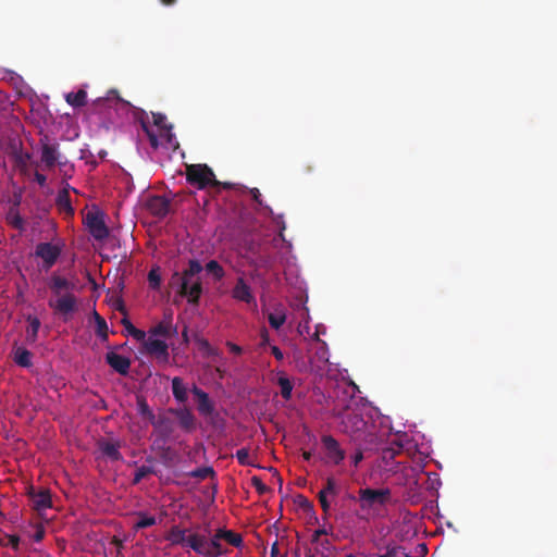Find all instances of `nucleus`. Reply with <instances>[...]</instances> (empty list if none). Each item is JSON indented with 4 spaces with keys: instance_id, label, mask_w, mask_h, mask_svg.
Instances as JSON below:
<instances>
[{
    "instance_id": "f257e3e1",
    "label": "nucleus",
    "mask_w": 557,
    "mask_h": 557,
    "mask_svg": "<svg viewBox=\"0 0 557 557\" xmlns=\"http://www.w3.org/2000/svg\"><path fill=\"white\" fill-rule=\"evenodd\" d=\"M49 288L55 296V299H49V307L65 319L77 310V298L72 293L75 284L66 277L52 274L49 281Z\"/></svg>"
},
{
    "instance_id": "f03ea898",
    "label": "nucleus",
    "mask_w": 557,
    "mask_h": 557,
    "mask_svg": "<svg viewBox=\"0 0 557 557\" xmlns=\"http://www.w3.org/2000/svg\"><path fill=\"white\" fill-rule=\"evenodd\" d=\"M187 182L196 186L198 189L207 187H218L221 182L215 178V175L210 166L207 164H190L186 166Z\"/></svg>"
},
{
    "instance_id": "7ed1b4c3",
    "label": "nucleus",
    "mask_w": 557,
    "mask_h": 557,
    "mask_svg": "<svg viewBox=\"0 0 557 557\" xmlns=\"http://www.w3.org/2000/svg\"><path fill=\"white\" fill-rule=\"evenodd\" d=\"M171 284L177 286V293L181 297L187 298L190 305H198L202 294V283L200 277H184L175 272Z\"/></svg>"
},
{
    "instance_id": "20e7f679",
    "label": "nucleus",
    "mask_w": 557,
    "mask_h": 557,
    "mask_svg": "<svg viewBox=\"0 0 557 557\" xmlns=\"http://www.w3.org/2000/svg\"><path fill=\"white\" fill-rule=\"evenodd\" d=\"M358 495V500L362 510L382 508L392 500V492L389 488H360Z\"/></svg>"
},
{
    "instance_id": "39448f33",
    "label": "nucleus",
    "mask_w": 557,
    "mask_h": 557,
    "mask_svg": "<svg viewBox=\"0 0 557 557\" xmlns=\"http://www.w3.org/2000/svg\"><path fill=\"white\" fill-rule=\"evenodd\" d=\"M85 221L90 235L96 240H103L109 236L110 231L101 212H88Z\"/></svg>"
},
{
    "instance_id": "423d86ee",
    "label": "nucleus",
    "mask_w": 557,
    "mask_h": 557,
    "mask_svg": "<svg viewBox=\"0 0 557 557\" xmlns=\"http://www.w3.org/2000/svg\"><path fill=\"white\" fill-rule=\"evenodd\" d=\"M329 462L334 466L341 465L346 458V451L341 447L339 442L332 435L325 434L321 437Z\"/></svg>"
},
{
    "instance_id": "0eeeda50",
    "label": "nucleus",
    "mask_w": 557,
    "mask_h": 557,
    "mask_svg": "<svg viewBox=\"0 0 557 557\" xmlns=\"http://www.w3.org/2000/svg\"><path fill=\"white\" fill-rule=\"evenodd\" d=\"M61 248L51 243H39L35 249V256L42 259L46 270L50 269L59 259Z\"/></svg>"
},
{
    "instance_id": "6e6552de",
    "label": "nucleus",
    "mask_w": 557,
    "mask_h": 557,
    "mask_svg": "<svg viewBox=\"0 0 557 557\" xmlns=\"http://www.w3.org/2000/svg\"><path fill=\"white\" fill-rule=\"evenodd\" d=\"M41 144V162L45 164L47 169H52L61 158L59 152V144L53 143L50 144L48 141V137L40 139Z\"/></svg>"
},
{
    "instance_id": "1a4fd4ad",
    "label": "nucleus",
    "mask_w": 557,
    "mask_h": 557,
    "mask_svg": "<svg viewBox=\"0 0 557 557\" xmlns=\"http://www.w3.org/2000/svg\"><path fill=\"white\" fill-rule=\"evenodd\" d=\"M169 412L176 417L181 429L186 433H191L197 429V419L189 408H170Z\"/></svg>"
},
{
    "instance_id": "9d476101",
    "label": "nucleus",
    "mask_w": 557,
    "mask_h": 557,
    "mask_svg": "<svg viewBox=\"0 0 557 557\" xmlns=\"http://www.w3.org/2000/svg\"><path fill=\"white\" fill-rule=\"evenodd\" d=\"M191 393L197 398V410L203 417H212L215 412L214 403L210 399L208 393L193 385Z\"/></svg>"
},
{
    "instance_id": "9b49d317",
    "label": "nucleus",
    "mask_w": 557,
    "mask_h": 557,
    "mask_svg": "<svg viewBox=\"0 0 557 557\" xmlns=\"http://www.w3.org/2000/svg\"><path fill=\"white\" fill-rule=\"evenodd\" d=\"M191 393L197 398V410L203 417H212L215 412L214 403L210 399L208 393L193 385Z\"/></svg>"
},
{
    "instance_id": "f8f14e48",
    "label": "nucleus",
    "mask_w": 557,
    "mask_h": 557,
    "mask_svg": "<svg viewBox=\"0 0 557 557\" xmlns=\"http://www.w3.org/2000/svg\"><path fill=\"white\" fill-rule=\"evenodd\" d=\"M191 393L197 398V410L203 417H212L215 412L214 403L210 399L208 393L193 385Z\"/></svg>"
},
{
    "instance_id": "ddd939ff",
    "label": "nucleus",
    "mask_w": 557,
    "mask_h": 557,
    "mask_svg": "<svg viewBox=\"0 0 557 557\" xmlns=\"http://www.w3.org/2000/svg\"><path fill=\"white\" fill-rule=\"evenodd\" d=\"M151 424L162 442H166L174 432V422L165 414L156 416Z\"/></svg>"
},
{
    "instance_id": "4468645a",
    "label": "nucleus",
    "mask_w": 557,
    "mask_h": 557,
    "mask_svg": "<svg viewBox=\"0 0 557 557\" xmlns=\"http://www.w3.org/2000/svg\"><path fill=\"white\" fill-rule=\"evenodd\" d=\"M97 446L103 457H107L112 461H120L123 459V456L120 453L121 443L119 441L100 438L97 442Z\"/></svg>"
},
{
    "instance_id": "2eb2a0df",
    "label": "nucleus",
    "mask_w": 557,
    "mask_h": 557,
    "mask_svg": "<svg viewBox=\"0 0 557 557\" xmlns=\"http://www.w3.org/2000/svg\"><path fill=\"white\" fill-rule=\"evenodd\" d=\"M342 425L345 433L355 434L364 429L366 421L360 413L351 411L343 416Z\"/></svg>"
},
{
    "instance_id": "dca6fc26",
    "label": "nucleus",
    "mask_w": 557,
    "mask_h": 557,
    "mask_svg": "<svg viewBox=\"0 0 557 557\" xmlns=\"http://www.w3.org/2000/svg\"><path fill=\"white\" fill-rule=\"evenodd\" d=\"M28 496L33 503V508L41 512L52 506L51 494L49 490L36 492L33 487L28 491Z\"/></svg>"
},
{
    "instance_id": "f3484780",
    "label": "nucleus",
    "mask_w": 557,
    "mask_h": 557,
    "mask_svg": "<svg viewBox=\"0 0 557 557\" xmlns=\"http://www.w3.org/2000/svg\"><path fill=\"white\" fill-rule=\"evenodd\" d=\"M107 363L119 374L127 375L131 368V359L114 351H109L106 355Z\"/></svg>"
},
{
    "instance_id": "a211bd4d",
    "label": "nucleus",
    "mask_w": 557,
    "mask_h": 557,
    "mask_svg": "<svg viewBox=\"0 0 557 557\" xmlns=\"http://www.w3.org/2000/svg\"><path fill=\"white\" fill-rule=\"evenodd\" d=\"M145 349L148 354L154 355L158 358H162L166 360L169 358L168 344L164 341L153 338L150 336L149 338H145L144 341Z\"/></svg>"
},
{
    "instance_id": "6ab92c4d",
    "label": "nucleus",
    "mask_w": 557,
    "mask_h": 557,
    "mask_svg": "<svg viewBox=\"0 0 557 557\" xmlns=\"http://www.w3.org/2000/svg\"><path fill=\"white\" fill-rule=\"evenodd\" d=\"M149 211L157 218H164L170 211V201L162 196H153L148 200Z\"/></svg>"
},
{
    "instance_id": "aec40b11",
    "label": "nucleus",
    "mask_w": 557,
    "mask_h": 557,
    "mask_svg": "<svg viewBox=\"0 0 557 557\" xmlns=\"http://www.w3.org/2000/svg\"><path fill=\"white\" fill-rule=\"evenodd\" d=\"M233 297L239 301L250 304L255 301V297L251 293V288L245 282L243 277H239L233 288Z\"/></svg>"
},
{
    "instance_id": "412c9836",
    "label": "nucleus",
    "mask_w": 557,
    "mask_h": 557,
    "mask_svg": "<svg viewBox=\"0 0 557 557\" xmlns=\"http://www.w3.org/2000/svg\"><path fill=\"white\" fill-rule=\"evenodd\" d=\"M136 120L139 122L141 129L148 137L149 144L153 149H158L160 146L158 135L151 129L148 122L147 113L144 110H140L136 114Z\"/></svg>"
},
{
    "instance_id": "4be33fe9",
    "label": "nucleus",
    "mask_w": 557,
    "mask_h": 557,
    "mask_svg": "<svg viewBox=\"0 0 557 557\" xmlns=\"http://www.w3.org/2000/svg\"><path fill=\"white\" fill-rule=\"evenodd\" d=\"M207 545L208 539L206 535L198 533L188 535L186 546L190 547L197 554L207 556V553H209Z\"/></svg>"
},
{
    "instance_id": "5701e85b",
    "label": "nucleus",
    "mask_w": 557,
    "mask_h": 557,
    "mask_svg": "<svg viewBox=\"0 0 557 557\" xmlns=\"http://www.w3.org/2000/svg\"><path fill=\"white\" fill-rule=\"evenodd\" d=\"M153 124L159 128L162 136L165 137L169 144L172 143L174 135L172 133V124L166 122V116L163 113H152Z\"/></svg>"
},
{
    "instance_id": "b1692460",
    "label": "nucleus",
    "mask_w": 557,
    "mask_h": 557,
    "mask_svg": "<svg viewBox=\"0 0 557 557\" xmlns=\"http://www.w3.org/2000/svg\"><path fill=\"white\" fill-rule=\"evenodd\" d=\"M276 384L280 386V393L284 400H290L294 384L284 371H277Z\"/></svg>"
},
{
    "instance_id": "393cba45",
    "label": "nucleus",
    "mask_w": 557,
    "mask_h": 557,
    "mask_svg": "<svg viewBox=\"0 0 557 557\" xmlns=\"http://www.w3.org/2000/svg\"><path fill=\"white\" fill-rule=\"evenodd\" d=\"M187 530L182 529L178 525H173L165 535V540L169 541L172 545H182L186 546L188 535H186Z\"/></svg>"
},
{
    "instance_id": "a878e982",
    "label": "nucleus",
    "mask_w": 557,
    "mask_h": 557,
    "mask_svg": "<svg viewBox=\"0 0 557 557\" xmlns=\"http://www.w3.org/2000/svg\"><path fill=\"white\" fill-rule=\"evenodd\" d=\"M57 207L61 212H64L66 215L74 214V209L71 205L70 195L66 189H62L58 193Z\"/></svg>"
},
{
    "instance_id": "bb28decb",
    "label": "nucleus",
    "mask_w": 557,
    "mask_h": 557,
    "mask_svg": "<svg viewBox=\"0 0 557 557\" xmlns=\"http://www.w3.org/2000/svg\"><path fill=\"white\" fill-rule=\"evenodd\" d=\"M222 536H220V529L215 532V534L208 540V550L207 557H218L225 553V550L222 548Z\"/></svg>"
},
{
    "instance_id": "cd10ccee",
    "label": "nucleus",
    "mask_w": 557,
    "mask_h": 557,
    "mask_svg": "<svg viewBox=\"0 0 557 557\" xmlns=\"http://www.w3.org/2000/svg\"><path fill=\"white\" fill-rule=\"evenodd\" d=\"M27 322H28V326L26 329V341H27V343L33 344L37 339L41 323H40V320L34 315H28Z\"/></svg>"
},
{
    "instance_id": "c85d7f7f",
    "label": "nucleus",
    "mask_w": 557,
    "mask_h": 557,
    "mask_svg": "<svg viewBox=\"0 0 557 557\" xmlns=\"http://www.w3.org/2000/svg\"><path fill=\"white\" fill-rule=\"evenodd\" d=\"M172 394L178 403H185L187 400V388L180 376L172 379Z\"/></svg>"
},
{
    "instance_id": "c756f323",
    "label": "nucleus",
    "mask_w": 557,
    "mask_h": 557,
    "mask_svg": "<svg viewBox=\"0 0 557 557\" xmlns=\"http://www.w3.org/2000/svg\"><path fill=\"white\" fill-rule=\"evenodd\" d=\"M13 360L17 366L23 368H29L33 364L32 352L24 347H17L14 350Z\"/></svg>"
},
{
    "instance_id": "7c9ffc66",
    "label": "nucleus",
    "mask_w": 557,
    "mask_h": 557,
    "mask_svg": "<svg viewBox=\"0 0 557 557\" xmlns=\"http://www.w3.org/2000/svg\"><path fill=\"white\" fill-rule=\"evenodd\" d=\"M176 327L172 326L171 319L169 321H162L152 329L149 333L151 336H163L169 337L172 333H176Z\"/></svg>"
},
{
    "instance_id": "2f4dec72",
    "label": "nucleus",
    "mask_w": 557,
    "mask_h": 557,
    "mask_svg": "<svg viewBox=\"0 0 557 557\" xmlns=\"http://www.w3.org/2000/svg\"><path fill=\"white\" fill-rule=\"evenodd\" d=\"M5 219H7L8 224L11 225L13 228H15L20 232L24 231L25 222L16 208H14V207L10 208L9 212L7 213Z\"/></svg>"
},
{
    "instance_id": "473e14b6",
    "label": "nucleus",
    "mask_w": 557,
    "mask_h": 557,
    "mask_svg": "<svg viewBox=\"0 0 557 557\" xmlns=\"http://www.w3.org/2000/svg\"><path fill=\"white\" fill-rule=\"evenodd\" d=\"M111 102H114V103H125V101L119 96V92L116 89H110L108 92H107V96L106 97H99L95 100V106L96 107H111ZM126 104H128L126 102Z\"/></svg>"
},
{
    "instance_id": "72a5a7b5",
    "label": "nucleus",
    "mask_w": 557,
    "mask_h": 557,
    "mask_svg": "<svg viewBox=\"0 0 557 557\" xmlns=\"http://www.w3.org/2000/svg\"><path fill=\"white\" fill-rule=\"evenodd\" d=\"M65 100L70 106L74 108L84 107L87 101V92L84 89H79L76 92H69L65 96Z\"/></svg>"
},
{
    "instance_id": "f704fd0d",
    "label": "nucleus",
    "mask_w": 557,
    "mask_h": 557,
    "mask_svg": "<svg viewBox=\"0 0 557 557\" xmlns=\"http://www.w3.org/2000/svg\"><path fill=\"white\" fill-rule=\"evenodd\" d=\"M220 536H222L223 541L234 547H239L243 544L242 535L232 530L220 529Z\"/></svg>"
},
{
    "instance_id": "c9c22d12",
    "label": "nucleus",
    "mask_w": 557,
    "mask_h": 557,
    "mask_svg": "<svg viewBox=\"0 0 557 557\" xmlns=\"http://www.w3.org/2000/svg\"><path fill=\"white\" fill-rule=\"evenodd\" d=\"M202 269L203 268H202L201 263L198 260L191 259L188 262V268L185 269L182 273H180V276H184V277H199V274L202 271Z\"/></svg>"
},
{
    "instance_id": "e433bc0d",
    "label": "nucleus",
    "mask_w": 557,
    "mask_h": 557,
    "mask_svg": "<svg viewBox=\"0 0 557 557\" xmlns=\"http://www.w3.org/2000/svg\"><path fill=\"white\" fill-rule=\"evenodd\" d=\"M268 321L271 327L274 330H278L286 321V315L283 310H275L274 312L269 313Z\"/></svg>"
},
{
    "instance_id": "4c0bfd02",
    "label": "nucleus",
    "mask_w": 557,
    "mask_h": 557,
    "mask_svg": "<svg viewBox=\"0 0 557 557\" xmlns=\"http://www.w3.org/2000/svg\"><path fill=\"white\" fill-rule=\"evenodd\" d=\"M206 270L209 274H211L214 280L220 281L223 278L225 272L222 265L216 260H210L206 264Z\"/></svg>"
},
{
    "instance_id": "58836bf2",
    "label": "nucleus",
    "mask_w": 557,
    "mask_h": 557,
    "mask_svg": "<svg viewBox=\"0 0 557 557\" xmlns=\"http://www.w3.org/2000/svg\"><path fill=\"white\" fill-rule=\"evenodd\" d=\"M137 410H138V413L140 416H143L144 418L148 419L150 423L156 417V414L150 409L149 405L147 404V401L144 397L137 398Z\"/></svg>"
},
{
    "instance_id": "ea45409f",
    "label": "nucleus",
    "mask_w": 557,
    "mask_h": 557,
    "mask_svg": "<svg viewBox=\"0 0 557 557\" xmlns=\"http://www.w3.org/2000/svg\"><path fill=\"white\" fill-rule=\"evenodd\" d=\"M137 516L138 519L134 524L135 529L137 530L149 528L157 523L156 518L153 516H148L145 512H139Z\"/></svg>"
},
{
    "instance_id": "a19ab883",
    "label": "nucleus",
    "mask_w": 557,
    "mask_h": 557,
    "mask_svg": "<svg viewBox=\"0 0 557 557\" xmlns=\"http://www.w3.org/2000/svg\"><path fill=\"white\" fill-rule=\"evenodd\" d=\"M122 324L124 325L128 334L132 335L136 341H145L146 333L135 327L131 321H128L127 319H123Z\"/></svg>"
},
{
    "instance_id": "79ce46f5",
    "label": "nucleus",
    "mask_w": 557,
    "mask_h": 557,
    "mask_svg": "<svg viewBox=\"0 0 557 557\" xmlns=\"http://www.w3.org/2000/svg\"><path fill=\"white\" fill-rule=\"evenodd\" d=\"M214 474V470L212 467H201L197 468L190 472V476L199 480H205Z\"/></svg>"
},
{
    "instance_id": "37998d69",
    "label": "nucleus",
    "mask_w": 557,
    "mask_h": 557,
    "mask_svg": "<svg viewBox=\"0 0 557 557\" xmlns=\"http://www.w3.org/2000/svg\"><path fill=\"white\" fill-rule=\"evenodd\" d=\"M148 282H149V286L152 288V289H158L160 288V285H161V275L158 271V269H151L148 273Z\"/></svg>"
},
{
    "instance_id": "c03bdc74",
    "label": "nucleus",
    "mask_w": 557,
    "mask_h": 557,
    "mask_svg": "<svg viewBox=\"0 0 557 557\" xmlns=\"http://www.w3.org/2000/svg\"><path fill=\"white\" fill-rule=\"evenodd\" d=\"M152 472V468L148 466H141L137 468L134 474L133 484H138L144 478H146L148 474H151Z\"/></svg>"
},
{
    "instance_id": "a18cd8bd",
    "label": "nucleus",
    "mask_w": 557,
    "mask_h": 557,
    "mask_svg": "<svg viewBox=\"0 0 557 557\" xmlns=\"http://www.w3.org/2000/svg\"><path fill=\"white\" fill-rule=\"evenodd\" d=\"M379 557H410V555L400 546L387 548L385 554Z\"/></svg>"
},
{
    "instance_id": "49530a36",
    "label": "nucleus",
    "mask_w": 557,
    "mask_h": 557,
    "mask_svg": "<svg viewBox=\"0 0 557 557\" xmlns=\"http://www.w3.org/2000/svg\"><path fill=\"white\" fill-rule=\"evenodd\" d=\"M338 492L337 484L333 478H327L325 486L319 492L324 493V495H336Z\"/></svg>"
},
{
    "instance_id": "de8ad7c7",
    "label": "nucleus",
    "mask_w": 557,
    "mask_h": 557,
    "mask_svg": "<svg viewBox=\"0 0 557 557\" xmlns=\"http://www.w3.org/2000/svg\"><path fill=\"white\" fill-rule=\"evenodd\" d=\"M251 485L256 488L258 494L263 495L269 492V487L262 482V480L255 475L251 478Z\"/></svg>"
},
{
    "instance_id": "09e8293b",
    "label": "nucleus",
    "mask_w": 557,
    "mask_h": 557,
    "mask_svg": "<svg viewBox=\"0 0 557 557\" xmlns=\"http://www.w3.org/2000/svg\"><path fill=\"white\" fill-rule=\"evenodd\" d=\"M249 450L247 448H240L236 451V459L243 466L251 465Z\"/></svg>"
},
{
    "instance_id": "8fccbe9b",
    "label": "nucleus",
    "mask_w": 557,
    "mask_h": 557,
    "mask_svg": "<svg viewBox=\"0 0 557 557\" xmlns=\"http://www.w3.org/2000/svg\"><path fill=\"white\" fill-rule=\"evenodd\" d=\"M96 334L103 341L108 339V324L104 319L96 323Z\"/></svg>"
},
{
    "instance_id": "3c124183",
    "label": "nucleus",
    "mask_w": 557,
    "mask_h": 557,
    "mask_svg": "<svg viewBox=\"0 0 557 557\" xmlns=\"http://www.w3.org/2000/svg\"><path fill=\"white\" fill-rule=\"evenodd\" d=\"M296 503L298 504V506L304 509L305 511H312L313 510V505L312 503L305 496L302 495H298L297 498H296Z\"/></svg>"
},
{
    "instance_id": "603ef678",
    "label": "nucleus",
    "mask_w": 557,
    "mask_h": 557,
    "mask_svg": "<svg viewBox=\"0 0 557 557\" xmlns=\"http://www.w3.org/2000/svg\"><path fill=\"white\" fill-rule=\"evenodd\" d=\"M201 347L203 349L205 355L208 357L218 355V350L214 347H212L207 341H203L201 343Z\"/></svg>"
},
{
    "instance_id": "864d4df0",
    "label": "nucleus",
    "mask_w": 557,
    "mask_h": 557,
    "mask_svg": "<svg viewBox=\"0 0 557 557\" xmlns=\"http://www.w3.org/2000/svg\"><path fill=\"white\" fill-rule=\"evenodd\" d=\"M318 497H319V502H320L323 512L327 513L330 510V503L327 500V495H324V493H319Z\"/></svg>"
},
{
    "instance_id": "5fc2aeb1",
    "label": "nucleus",
    "mask_w": 557,
    "mask_h": 557,
    "mask_svg": "<svg viewBox=\"0 0 557 557\" xmlns=\"http://www.w3.org/2000/svg\"><path fill=\"white\" fill-rule=\"evenodd\" d=\"M363 460V453L362 450L358 449L354 455L350 457L351 465L355 468H358L359 463Z\"/></svg>"
},
{
    "instance_id": "6e6d98bb",
    "label": "nucleus",
    "mask_w": 557,
    "mask_h": 557,
    "mask_svg": "<svg viewBox=\"0 0 557 557\" xmlns=\"http://www.w3.org/2000/svg\"><path fill=\"white\" fill-rule=\"evenodd\" d=\"M9 544L14 550H18L20 548V536L16 534H9Z\"/></svg>"
},
{
    "instance_id": "4d7b16f0",
    "label": "nucleus",
    "mask_w": 557,
    "mask_h": 557,
    "mask_svg": "<svg viewBox=\"0 0 557 557\" xmlns=\"http://www.w3.org/2000/svg\"><path fill=\"white\" fill-rule=\"evenodd\" d=\"M271 352L276 360L282 361L284 359V355L277 346H271Z\"/></svg>"
},
{
    "instance_id": "13d9d810",
    "label": "nucleus",
    "mask_w": 557,
    "mask_h": 557,
    "mask_svg": "<svg viewBox=\"0 0 557 557\" xmlns=\"http://www.w3.org/2000/svg\"><path fill=\"white\" fill-rule=\"evenodd\" d=\"M44 536H45V529L42 527H38L33 536L34 541L40 542V541H42Z\"/></svg>"
},
{
    "instance_id": "bf43d9fd",
    "label": "nucleus",
    "mask_w": 557,
    "mask_h": 557,
    "mask_svg": "<svg viewBox=\"0 0 557 557\" xmlns=\"http://www.w3.org/2000/svg\"><path fill=\"white\" fill-rule=\"evenodd\" d=\"M35 181L38 183L39 186H45L46 185V182H47V177L46 175L39 173V172H36L35 173Z\"/></svg>"
},
{
    "instance_id": "052dcab7",
    "label": "nucleus",
    "mask_w": 557,
    "mask_h": 557,
    "mask_svg": "<svg viewBox=\"0 0 557 557\" xmlns=\"http://www.w3.org/2000/svg\"><path fill=\"white\" fill-rule=\"evenodd\" d=\"M250 193H251V196H252L253 200H255L256 202H258L259 205H262V201H261V194H260L259 189H258V188H252V189L250 190Z\"/></svg>"
},
{
    "instance_id": "680f3d73",
    "label": "nucleus",
    "mask_w": 557,
    "mask_h": 557,
    "mask_svg": "<svg viewBox=\"0 0 557 557\" xmlns=\"http://www.w3.org/2000/svg\"><path fill=\"white\" fill-rule=\"evenodd\" d=\"M269 342H270L269 333L264 329V330L261 331V343H260V345L261 346H265V345L269 344Z\"/></svg>"
},
{
    "instance_id": "e2e57ef3",
    "label": "nucleus",
    "mask_w": 557,
    "mask_h": 557,
    "mask_svg": "<svg viewBox=\"0 0 557 557\" xmlns=\"http://www.w3.org/2000/svg\"><path fill=\"white\" fill-rule=\"evenodd\" d=\"M227 346L232 352L237 354V355L242 354V348L239 346H237L236 344L228 342Z\"/></svg>"
},
{
    "instance_id": "0e129e2a",
    "label": "nucleus",
    "mask_w": 557,
    "mask_h": 557,
    "mask_svg": "<svg viewBox=\"0 0 557 557\" xmlns=\"http://www.w3.org/2000/svg\"><path fill=\"white\" fill-rule=\"evenodd\" d=\"M278 544L277 542H274L271 546V556L270 557H277L278 555Z\"/></svg>"
},
{
    "instance_id": "69168bd1",
    "label": "nucleus",
    "mask_w": 557,
    "mask_h": 557,
    "mask_svg": "<svg viewBox=\"0 0 557 557\" xmlns=\"http://www.w3.org/2000/svg\"><path fill=\"white\" fill-rule=\"evenodd\" d=\"M233 187V184L232 183H228V182H224L222 183L221 182V185L218 186L216 188H223V189H231Z\"/></svg>"
},
{
    "instance_id": "338daca9",
    "label": "nucleus",
    "mask_w": 557,
    "mask_h": 557,
    "mask_svg": "<svg viewBox=\"0 0 557 557\" xmlns=\"http://www.w3.org/2000/svg\"><path fill=\"white\" fill-rule=\"evenodd\" d=\"M311 453L310 451H304L302 453V458L307 461H309L311 459Z\"/></svg>"
},
{
    "instance_id": "774afa93",
    "label": "nucleus",
    "mask_w": 557,
    "mask_h": 557,
    "mask_svg": "<svg viewBox=\"0 0 557 557\" xmlns=\"http://www.w3.org/2000/svg\"><path fill=\"white\" fill-rule=\"evenodd\" d=\"M94 318L95 322L97 323L99 320H102L103 318L95 310L94 311Z\"/></svg>"
}]
</instances>
